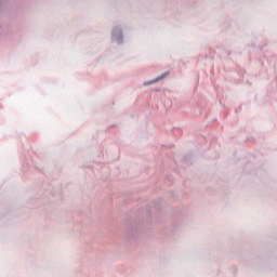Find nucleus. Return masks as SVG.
<instances>
[{
	"mask_svg": "<svg viewBox=\"0 0 277 277\" xmlns=\"http://www.w3.org/2000/svg\"><path fill=\"white\" fill-rule=\"evenodd\" d=\"M163 77H166V76L158 77L156 80L151 81V83H155L156 81H161V79H163Z\"/></svg>",
	"mask_w": 277,
	"mask_h": 277,
	"instance_id": "obj_1",
	"label": "nucleus"
}]
</instances>
